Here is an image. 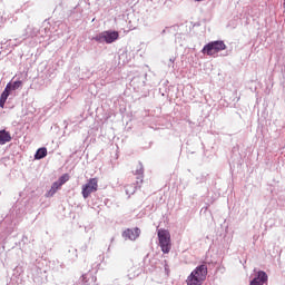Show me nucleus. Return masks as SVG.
Listing matches in <instances>:
<instances>
[{
    "label": "nucleus",
    "instance_id": "1",
    "mask_svg": "<svg viewBox=\"0 0 285 285\" xmlns=\"http://www.w3.org/2000/svg\"><path fill=\"white\" fill-rule=\"evenodd\" d=\"M208 275V266L206 264L197 266L187 277V285H202L206 282Z\"/></svg>",
    "mask_w": 285,
    "mask_h": 285
},
{
    "label": "nucleus",
    "instance_id": "2",
    "mask_svg": "<svg viewBox=\"0 0 285 285\" xmlns=\"http://www.w3.org/2000/svg\"><path fill=\"white\" fill-rule=\"evenodd\" d=\"M157 235H158L159 246L163 253L165 254L170 253V249L173 248V243L170 240V232H168L167 229L160 228L158 229Z\"/></svg>",
    "mask_w": 285,
    "mask_h": 285
},
{
    "label": "nucleus",
    "instance_id": "3",
    "mask_svg": "<svg viewBox=\"0 0 285 285\" xmlns=\"http://www.w3.org/2000/svg\"><path fill=\"white\" fill-rule=\"evenodd\" d=\"M222 50H226V43H224V41H212L209 43H207L202 52L204 55H208L209 57H213V55H217V52H222Z\"/></svg>",
    "mask_w": 285,
    "mask_h": 285
},
{
    "label": "nucleus",
    "instance_id": "4",
    "mask_svg": "<svg viewBox=\"0 0 285 285\" xmlns=\"http://www.w3.org/2000/svg\"><path fill=\"white\" fill-rule=\"evenodd\" d=\"M99 190V178H90L85 185H82L81 195L83 199H88L92 193Z\"/></svg>",
    "mask_w": 285,
    "mask_h": 285
},
{
    "label": "nucleus",
    "instance_id": "5",
    "mask_svg": "<svg viewBox=\"0 0 285 285\" xmlns=\"http://www.w3.org/2000/svg\"><path fill=\"white\" fill-rule=\"evenodd\" d=\"M141 235V229L135 227L134 229L127 228L122 232L124 239H130V242H135Z\"/></svg>",
    "mask_w": 285,
    "mask_h": 285
},
{
    "label": "nucleus",
    "instance_id": "6",
    "mask_svg": "<svg viewBox=\"0 0 285 285\" xmlns=\"http://www.w3.org/2000/svg\"><path fill=\"white\" fill-rule=\"evenodd\" d=\"M264 284H268V274H266V272L264 271L257 272L256 277H254L249 283V285H264Z\"/></svg>",
    "mask_w": 285,
    "mask_h": 285
},
{
    "label": "nucleus",
    "instance_id": "7",
    "mask_svg": "<svg viewBox=\"0 0 285 285\" xmlns=\"http://www.w3.org/2000/svg\"><path fill=\"white\" fill-rule=\"evenodd\" d=\"M105 32V43H115L119 39V32L117 31H104Z\"/></svg>",
    "mask_w": 285,
    "mask_h": 285
},
{
    "label": "nucleus",
    "instance_id": "8",
    "mask_svg": "<svg viewBox=\"0 0 285 285\" xmlns=\"http://www.w3.org/2000/svg\"><path fill=\"white\" fill-rule=\"evenodd\" d=\"M9 141H12V136H10V132L0 130V146L8 144Z\"/></svg>",
    "mask_w": 285,
    "mask_h": 285
},
{
    "label": "nucleus",
    "instance_id": "9",
    "mask_svg": "<svg viewBox=\"0 0 285 285\" xmlns=\"http://www.w3.org/2000/svg\"><path fill=\"white\" fill-rule=\"evenodd\" d=\"M134 175H138L137 179L140 180V181H137V184H144V165H141V163L137 165V168L134 171Z\"/></svg>",
    "mask_w": 285,
    "mask_h": 285
},
{
    "label": "nucleus",
    "instance_id": "10",
    "mask_svg": "<svg viewBox=\"0 0 285 285\" xmlns=\"http://www.w3.org/2000/svg\"><path fill=\"white\" fill-rule=\"evenodd\" d=\"M48 156V149L42 147L39 148L35 155V159H43V157Z\"/></svg>",
    "mask_w": 285,
    "mask_h": 285
},
{
    "label": "nucleus",
    "instance_id": "11",
    "mask_svg": "<svg viewBox=\"0 0 285 285\" xmlns=\"http://www.w3.org/2000/svg\"><path fill=\"white\" fill-rule=\"evenodd\" d=\"M61 186L62 185L59 181L53 183L51 189L48 191V195L52 197V195H55V193H57Z\"/></svg>",
    "mask_w": 285,
    "mask_h": 285
},
{
    "label": "nucleus",
    "instance_id": "12",
    "mask_svg": "<svg viewBox=\"0 0 285 285\" xmlns=\"http://www.w3.org/2000/svg\"><path fill=\"white\" fill-rule=\"evenodd\" d=\"M8 97H10V83L7 85L6 89L3 90V92L1 94L0 99L2 101H8Z\"/></svg>",
    "mask_w": 285,
    "mask_h": 285
},
{
    "label": "nucleus",
    "instance_id": "13",
    "mask_svg": "<svg viewBox=\"0 0 285 285\" xmlns=\"http://www.w3.org/2000/svg\"><path fill=\"white\" fill-rule=\"evenodd\" d=\"M94 41H97L98 43H104L106 42V38H105V32H100L99 35H97L96 37L92 38Z\"/></svg>",
    "mask_w": 285,
    "mask_h": 285
},
{
    "label": "nucleus",
    "instance_id": "14",
    "mask_svg": "<svg viewBox=\"0 0 285 285\" xmlns=\"http://www.w3.org/2000/svg\"><path fill=\"white\" fill-rule=\"evenodd\" d=\"M23 86V82L21 80H17L12 83H10V90H19Z\"/></svg>",
    "mask_w": 285,
    "mask_h": 285
},
{
    "label": "nucleus",
    "instance_id": "15",
    "mask_svg": "<svg viewBox=\"0 0 285 285\" xmlns=\"http://www.w3.org/2000/svg\"><path fill=\"white\" fill-rule=\"evenodd\" d=\"M70 180V175L68 174H65L62 175L60 178H59V183L63 186V184H66V181H69Z\"/></svg>",
    "mask_w": 285,
    "mask_h": 285
},
{
    "label": "nucleus",
    "instance_id": "16",
    "mask_svg": "<svg viewBox=\"0 0 285 285\" xmlns=\"http://www.w3.org/2000/svg\"><path fill=\"white\" fill-rule=\"evenodd\" d=\"M6 107V100H1L0 98V108H4Z\"/></svg>",
    "mask_w": 285,
    "mask_h": 285
}]
</instances>
